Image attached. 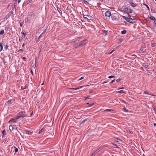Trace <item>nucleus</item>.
I'll return each mask as SVG.
<instances>
[{
    "label": "nucleus",
    "instance_id": "14",
    "mask_svg": "<svg viewBox=\"0 0 156 156\" xmlns=\"http://www.w3.org/2000/svg\"><path fill=\"white\" fill-rule=\"evenodd\" d=\"M0 51H1L3 48V44L2 43H0Z\"/></svg>",
    "mask_w": 156,
    "mask_h": 156
},
{
    "label": "nucleus",
    "instance_id": "40",
    "mask_svg": "<svg viewBox=\"0 0 156 156\" xmlns=\"http://www.w3.org/2000/svg\"><path fill=\"white\" fill-rule=\"evenodd\" d=\"M114 51V50H112L111 52H110L109 53V54H111Z\"/></svg>",
    "mask_w": 156,
    "mask_h": 156
},
{
    "label": "nucleus",
    "instance_id": "51",
    "mask_svg": "<svg viewBox=\"0 0 156 156\" xmlns=\"http://www.w3.org/2000/svg\"><path fill=\"white\" fill-rule=\"evenodd\" d=\"M20 0H19L18 1V3H19L20 2Z\"/></svg>",
    "mask_w": 156,
    "mask_h": 156
},
{
    "label": "nucleus",
    "instance_id": "3",
    "mask_svg": "<svg viewBox=\"0 0 156 156\" xmlns=\"http://www.w3.org/2000/svg\"><path fill=\"white\" fill-rule=\"evenodd\" d=\"M17 116H18V117L19 118L26 116L25 115L23 114L22 112L18 113L17 115Z\"/></svg>",
    "mask_w": 156,
    "mask_h": 156
},
{
    "label": "nucleus",
    "instance_id": "1",
    "mask_svg": "<svg viewBox=\"0 0 156 156\" xmlns=\"http://www.w3.org/2000/svg\"><path fill=\"white\" fill-rule=\"evenodd\" d=\"M111 15V12L109 11H108L105 13V16L107 19H110Z\"/></svg>",
    "mask_w": 156,
    "mask_h": 156
},
{
    "label": "nucleus",
    "instance_id": "23",
    "mask_svg": "<svg viewBox=\"0 0 156 156\" xmlns=\"http://www.w3.org/2000/svg\"><path fill=\"white\" fill-rule=\"evenodd\" d=\"M57 10H58V11L60 13H61V12H62V11L60 10V8H59L58 7H57Z\"/></svg>",
    "mask_w": 156,
    "mask_h": 156
},
{
    "label": "nucleus",
    "instance_id": "52",
    "mask_svg": "<svg viewBox=\"0 0 156 156\" xmlns=\"http://www.w3.org/2000/svg\"><path fill=\"white\" fill-rule=\"evenodd\" d=\"M23 59H25V57H23Z\"/></svg>",
    "mask_w": 156,
    "mask_h": 156
},
{
    "label": "nucleus",
    "instance_id": "4",
    "mask_svg": "<svg viewBox=\"0 0 156 156\" xmlns=\"http://www.w3.org/2000/svg\"><path fill=\"white\" fill-rule=\"evenodd\" d=\"M102 149V148L100 147L97 149L94 153H93L91 156H95V155L99 152Z\"/></svg>",
    "mask_w": 156,
    "mask_h": 156
},
{
    "label": "nucleus",
    "instance_id": "56",
    "mask_svg": "<svg viewBox=\"0 0 156 156\" xmlns=\"http://www.w3.org/2000/svg\"><path fill=\"white\" fill-rule=\"evenodd\" d=\"M123 88H120V89H122Z\"/></svg>",
    "mask_w": 156,
    "mask_h": 156
},
{
    "label": "nucleus",
    "instance_id": "39",
    "mask_svg": "<svg viewBox=\"0 0 156 156\" xmlns=\"http://www.w3.org/2000/svg\"><path fill=\"white\" fill-rule=\"evenodd\" d=\"M144 5H145L147 7V8H148V9H149V7H148V5H146V4H144Z\"/></svg>",
    "mask_w": 156,
    "mask_h": 156
},
{
    "label": "nucleus",
    "instance_id": "43",
    "mask_svg": "<svg viewBox=\"0 0 156 156\" xmlns=\"http://www.w3.org/2000/svg\"><path fill=\"white\" fill-rule=\"evenodd\" d=\"M128 10V8L127 7L125 8L124 9V10L125 11H126V10Z\"/></svg>",
    "mask_w": 156,
    "mask_h": 156
},
{
    "label": "nucleus",
    "instance_id": "15",
    "mask_svg": "<svg viewBox=\"0 0 156 156\" xmlns=\"http://www.w3.org/2000/svg\"><path fill=\"white\" fill-rule=\"evenodd\" d=\"M12 100L11 99L9 100L7 102V103L9 104H11L12 103Z\"/></svg>",
    "mask_w": 156,
    "mask_h": 156
},
{
    "label": "nucleus",
    "instance_id": "26",
    "mask_svg": "<svg viewBox=\"0 0 156 156\" xmlns=\"http://www.w3.org/2000/svg\"><path fill=\"white\" fill-rule=\"evenodd\" d=\"M133 11L131 9H129V10L128 11V12L129 13H131Z\"/></svg>",
    "mask_w": 156,
    "mask_h": 156
},
{
    "label": "nucleus",
    "instance_id": "31",
    "mask_svg": "<svg viewBox=\"0 0 156 156\" xmlns=\"http://www.w3.org/2000/svg\"><path fill=\"white\" fill-rule=\"evenodd\" d=\"M21 33L23 34L24 36H26V33H25V32H22Z\"/></svg>",
    "mask_w": 156,
    "mask_h": 156
},
{
    "label": "nucleus",
    "instance_id": "54",
    "mask_svg": "<svg viewBox=\"0 0 156 156\" xmlns=\"http://www.w3.org/2000/svg\"><path fill=\"white\" fill-rule=\"evenodd\" d=\"M85 122V121H82V122Z\"/></svg>",
    "mask_w": 156,
    "mask_h": 156
},
{
    "label": "nucleus",
    "instance_id": "2",
    "mask_svg": "<svg viewBox=\"0 0 156 156\" xmlns=\"http://www.w3.org/2000/svg\"><path fill=\"white\" fill-rule=\"evenodd\" d=\"M9 130L11 131H12L13 130H17V129L16 128V127L15 125L14 126H12V125H10L9 126Z\"/></svg>",
    "mask_w": 156,
    "mask_h": 156
},
{
    "label": "nucleus",
    "instance_id": "27",
    "mask_svg": "<svg viewBox=\"0 0 156 156\" xmlns=\"http://www.w3.org/2000/svg\"><path fill=\"white\" fill-rule=\"evenodd\" d=\"M79 89V88H71V90H78V89Z\"/></svg>",
    "mask_w": 156,
    "mask_h": 156
},
{
    "label": "nucleus",
    "instance_id": "36",
    "mask_svg": "<svg viewBox=\"0 0 156 156\" xmlns=\"http://www.w3.org/2000/svg\"><path fill=\"white\" fill-rule=\"evenodd\" d=\"M155 44H151V46H152V47H154Z\"/></svg>",
    "mask_w": 156,
    "mask_h": 156
},
{
    "label": "nucleus",
    "instance_id": "21",
    "mask_svg": "<svg viewBox=\"0 0 156 156\" xmlns=\"http://www.w3.org/2000/svg\"><path fill=\"white\" fill-rule=\"evenodd\" d=\"M105 111H108L109 112H112L113 111V110L111 109H107L105 110Z\"/></svg>",
    "mask_w": 156,
    "mask_h": 156
},
{
    "label": "nucleus",
    "instance_id": "33",
    "mask_svg": "<svg viewBox=\"0 0 156 156\" xmlns=\"http://www.w3.org/2000/svg\"><path fill=\"white\" fill-rule=\"evenodd\" d=\"M122 17L126 21V19H127V18H128L127 17H126V16H122Z\"/></svg>",
    "mask_w": 156,
    "mask_h": 156
},
{
    "label": "nucleus",
    "instance_id": "5",
    "mask_svg": "<svg viewBox=\"0 0 156 156\" xmlns=\"http://www.w3.org/2000/svg\"><path fill=\"white\" fill-rule=\"evenodd\" d=\"M126 20V21L130 23H133L134 21V20L132 18H127Z\"/></svg>",
    "mask_w": 156,
    "mask_h": 156
},
{
    "label": "nucleus",
    "instance_id": "59",
    "mask_svg": "<svg viewBox=\"0 0 156 156\" xmlns=\"http://www.w3.org/2000/svg\"><path fill=\"white\" fill-rule=\"evenodd\" d=\"M153 11H154V10H152V11H152V12H153Z\"/></svg>",
    "mask_w": 156,
    "mask_h": 156
},
{
    "label": "nucleus",
    "instance_id": "29",
    "mask_svg": "<svg viewBox=\"0 0 156 156\" xmlns=\"http://www.w3.org/2000/svg\"><path fill=\"white\" fill-rule=\"evenodd\" d=\"M112 19L113 20H115L116 19V16H112Z\"/></svg>",
    "mask_w": 156,
    "mask_h": 156
},
{
    "label": "nucleus",
    "instance_id": "35",
    "mask_svg": "<svg viewBox=\"0 0 156 156\" xmlns=\"http://www.w3.org/2000/svg\"><path fill=\"white\" fill-rule=\"evenodd\" d=\"M127 132L130 133H132V132L130 130H128L127 131Z\"/></svg>",
    "mask_w": 156,
    "mask_h": 156
},
{
    "label": "nucleus",
    "instance_id": "48",
    "mask_svg": "<svg viewBox=\"0 0 156 156\" xmlns=\"http://www.w3.org/2000/svg\"><path fill=\"white\" fill-rule=\"evenodd\" d=\"M146 97L147 98V99L148 98H150V97H149L148 96H146Z\"/></svg>",
    "mask_w": 156,
    "mask_h": 156
},
{
    "label": "nucleus",
    "instance_id": "58",
    "mask_svg": "<svg viewBox=\"0 0 156 156\" xmlns=\"http://www.w3.org/2000/svg\"><path fill=\"white\" fill-rule=\"evenodd\" d=\"M153 11H154V10H152V11H152V12H153Z\"/></svg>",
    "mask_w": 156,
    "mask_h": 156
},
{
    "label": "nucleus",
    "instance_id": "34",
    "mask_svg": "<svg viewBox=\"0 0 156 156\" xmlns=\"http://www.w3.org/2000/svg\"><path fill=\"white\" fill-rule=\"evenodd\" d=\"M83 78H84V77H81V78H80L78 80H81L83 79Z\"/></svg>",
    "mask_w": 156,
    "mask_h": 156
},
{
    "label": "nucleus",
    "instance_id": "8",
    "mask_svg": "<svg viewBox=\"0 0 156 156\" xmlns=\"http://www.w3.org/2000/svg\"><path fill=\"white\" fill-rule=\"evenodd\" d=\"M17 122L16 119L14 118H12L10 119V120L9 121V122Z\"/></svg>",
    "mask_w": 156,
    "mask_h": 156
},
{
    "label": "nucleus",
    "instance_id": "38",
    "mask_svg": "<svg viewBox=\"0 0 156 156\" xmlns=\"http://www.w3.org/2000/svg\"><path fill=\"white\" fill-rule=\"evenodd\" d=\"M114 77V76H109L108 78H113Z\"/></svg>",
    "mask_w": 156,
    "mask_h": 156
},
{
    "label": "nucleus",
    "instance_id": "55",
    "mask_svg": "<svg viewBox=\"0 0 156 156\" xmlns=\"http://www.w3.org/2000/svg\"><path fill=\"white\" fill-rule=\"evenodd\" d=\"M20 50L21 51H23V50H22V49H20Z\"/></svg>",
    "mask_w": 156,
    "mask_h": 156
},
{
    "label": "nucleus",
    "instance_id": "7",
    "mask_svg": "<svg viewBox=\"0 0 156 156\" xmlns=\"http://www.w3.org/2000/svg\"><path fill=\"white\" fill-rule=\"evenodd\" d=\"M83 16L84 18L87 19L88 20H90L92 18L91 16H89L87 15H84Z\"/></svg>",
    "mask_w": 156,
    "mask_h": 156
},
{
    "label": "nucleus",
    "instance_id": "22",
    "mask_svg": "<svg viewBox=\"0 0 156 156\" xmlns=\"http://www.w3.org/2000/svg\"><path fill=\"white\" fill-rule=\"evenodd\" d=\"M144 94H149L150 95H151V96H152L153 95H151V94H149L147 92V91H145L144 92Z\"/></svg>",
    "mask_w": 156,
    "mask_h": 156
},
{
    "label": "nucleus",
    "instance_id": "37",
    "mask_svg": "<svg viewBox=\"0 0 156 156\" xmlns=\"http://www.w3.org/2000/svg\"><path fill=\"white\" fill-rule=\"evenodd\" d=\"M15 118L16 119V120L17 121V119H19L20 118L19 117H18V116H17V115L16 117Z\"/></svg>",
    "mask_w": 156,
    "mask_h": 156
},
{
    "label": "nucleus",
    "instance_id": "57",
    "mask_svg": "<svg viewBox=\"0 0 156 156\" xmlns=\"http://www.w3.org/2000/svg\"><path fill=\"white\" fill-rule=\"evenodd\" d=\"M124 23H127L126 22H124Z\"/></svg>",
    "mask_w": 156,
    "mask_h": 156
},
{
    "label": "nucleus",
    "instance_id": "13",
    "mask_svg": "<svg viewBox=\"0 0 156 156\" xmlns=\"http://www.w3.org/2000/svg\"><path fill=\"white\" fill-rule=\"evenodd\" d=\"M149 18L151 20H154L155 19V18L152 16H150V17H149Z\"/></svg>",
    "mask_w": 156,
    "mask_h": 156
},
{
    "label": "nucleus",
    "instance_id": "47",
    "mask_svg": "<svg viewBox=\"0 0 156 156\" xmlns=\"http://www.w3.org/2000/svg\"><path fill=\"white\" fill-rule=\"evenodd\" d=\"M120 81V80H119V79H118L117 80H116V81L117 82H119V81Z\"/></svg>",
    "mask_w": 156,
    "mask_h": 156
},
{
    "label": "nucleus",
    "instance_id": "30",
    "mask_svg": "<svg viewBox=\"0 0 156 156\" xmlns=\"http://www.w3.org/2000/svg\"><path fill=\"white\" fill-rule=\"evenodd\" d=\"M85 99H90V96H87V97H85Z\"/></svg>",
    "mask_w": 156,
    "mask_h": 156
},
{
    "label": "nucleus",
    "instance_id": "6",
    "mask_svg": "<svg viewBox=\"0 0 156 156\" xmlns=\"http://www.w3.org/2000/svg\"><path fill=\"white\" fill-rule=\"evenodd\" d=\"M86 43V41L84 40L83 41L80 42L79 45L80 46H81L84 45H85Z\"/></svg>",
    "mask_w": 156,
    "mask_h": 156
},
{
    "label": "nucleus",
    "instance_id": "32",
    "mask_svg": "<svg viewBox=\"0 0 156 156\" xmlns=\"http://www.w3.org/2000/svg\"><path fill=\"white\" fill-rule=\"evenodd\" d=\"M43 131V129H41V130L39 132V133H38L40 134V133H42Z\"/></svg>",
    "mask_w": 156,
    "mask_h": 156
},
{
    "label": "nucleus",
    "instance_id": "45",
    "mask_svg": "<svg viewBox=\"0 0 156 156\" xmlns=\"http://www.w3.org/2000/svg\"><path fill=\"white\" fill-rule=\"evenodd\" d=\"M26 44H27L26 43H24V44H23V45H22L23 47H24V46Z\"/></svg>",
    "mask_w": 156,
    "mask_h": 156
},
{
    "label": "nucleus",
    "instance_id": "53",
    "mask_svg": "<svg viewBox=\"0 0 156 156\" xmlns=\"http://www.w3.org/2000/svg\"><path fill=\"white\" fill-rule=\"evenodd\" d=\"M17 0H15V2H17Z\"/></svg>",
    "mask_w": 156,
    "mask_h": 156
},
{
    "label": "nucleus",
    "instance_id": "41",
    "mask_svg": "<svg viewBox=\"0 0 156 156\" xmlns=\"http://www.w3.org/2000/svg\"><path fill=\"white\" fill-rule=\"evenodd\" d=\"M119 93H124V92L123 91V90H120V91H119Z\"/></svg>",
    "mask_w": 156,
    "mask_h": 156
},
{
    "label": "nucleus",
    "instance_id": "44",
    "mask_svg": "<svg viewBox=\"0 0 156 156\" xmlns=\"http://www.w3.org/2000/svg\"><path fill=\"white\" fill-rule=\"evenodd\" d=\"M115 80H112L111 81V83H113L114 82Z\"/></svg>",
    "mask_w": 156,
    "mask_h": 156
},
{
    "label": "nucleus",
    "instance_id": "16",
    "mask_svg": "<svg viewBox=\"0 0 156 156\" xmlns=\"http://www.w3.org/2000/svg\"><path fill=\"white\" fill-rule=\"evenodd\" d=\"M32 133V132L30 131H26V133L28 134H31Z\"/></svg>",
    "mask_w": 156,
    "mask_h": 156
},
{
    "label": "nucleus",
    "instance_id": "28",
    "mask_svg": "<svg viewBox=\"0 0 156 156\" xmlns=\"http://www.w3.org/2000/svg\"><path fill=\"white\" fill-rule=\"evenodd\" d=\"M123 111L124 112H127V110L126 108H123Z\"/></svg>",
    "mask_w": 156,
    "mask_h": 156
},
{
    "label": "nucleus",
    "instance_id": "17",
    "mask_svg": "<svg viewBox=\"0 0 156 156\" xmlns=\"http://www.w3.org/2000/svg\"><path fill=\"white\" fill-rule=\"evenodd\" d=\"M126 30H124L122 31L121 32V34H125L126 33Z\"/></svg>",
    "mask_w": 156,
    "mask_h": 156
},
{
    "label": "nucleus",
    "instance_id": "19",
    "mask_svg": "<svg viewBox=\"0 0 156 156\" xmlns=\"http://www.w3.org/2000/svg\"><path fill=\"white\" fill-rule=\"evenodd\" d=\"M103 32L104 34H105V35L107 34L108 32L107 31L103 30Z\"/></svg>",
    "mask_w": 156,
    "mask_h": 156
},
{
    "label": "nucleus",
    "instance_id": "25",
    "mask_svg": "<svg viewBox=\"0 0 156 156\" xmlns=\"http://www.w3.org/2000/svg\"><path fill=\"white\" fill-rule=\"evenodd\" d=\"M15 148V153H16L18 151V149L17 148H16L15 147H14Z\"/></svg>",
    "mask_w": 156,
    "mask_h": 156
},
{
    "label": "nucleus",
    "instance_id": "50",
    "mask_svg": "<svg viewBox=\"0 0 156 156\" xmlns=\"http://www.w3.org/2000/svg\"><path fill=\"white\" fill-rule=\"evenodd\" d=\"M154 126H156V123H154Z\"/></svg>",
    "mask_w": 156,
    "mask_h": 156
},
{
    "label": "nucleus",
    "instance_id": "9",
    "mask_svg": "<svg viewBox=\"0 0 156 156\" xmlns=\"http://www.w3.org/2000/svg\"><path fill=\"white\" fill-rule=\"evenodd\" d=\"M87 106H88V107H92L94 105V103H93L92 104H89V103H87Z\"/></svg>",
    "mask_w": 156,
    "mask_h": 156
},
{
    "label": "nucleus",
    "instance_id": "49",
    "mask_svg": "<svg viewBox=\"0 0 156 156\" xmlns=\"http://www.w3.org/2000/svg\"><path fill=\"white\" fill-rule=\"evenodd\" d=\"M22 24L21 23H20V26H22Z\"/></svg>",
    "mask_w": 156,
    "mask_h": 156
},
{
    "label": "nucleus",
    "instance_id": "11",
    "mask_svg": "<svg viewBox=\"0 0 156 156\" xmlns=\"http://www.w3.org/2000/svg\"><path fill=\"white\" fill-rule=\"evenodd\" d=\"M145 49L141 48L140 50L139 51H140V52L141 53H143L145 52Z\"/></svg>",
    "mask_w": 156,
    "mask_h": 156
},
{
    "label": "nucleus",
    "instance_id": "46",
    "mask_svg": "<svg viewBox=\"0 0 156 156\" xmlns=\"http://www.w3.org/2000/svg\"><path fill=\"white\" fill-rule=\"evenodd\" d=\"M5 132V130L4 129V130H3V131H2V133H4Z\"/></svg>",
    "mask_w": 156,
    "mask_h": 156
},
{
    "label": "nucleus",
    "instance_id": "18",
    "mask_svg": "<svg viewBox=\"0 0 156 156\" xmlns=\"http://www.w3.org/2000/svg\"><path fill=\"white\" fill-rule=\"evenodd\" d=\"M4 31L3 30H2L0 32V35H2L4 34Z\"/></svg>",
    "mask_w": 156,
    "mask_h": 156
},
{
    "label": "nucleus",
    "instance_id": "60",
    "mask_svg": "<svg viewBox=\"0 0 156 156\" xmlns=\"http://www.w3.org/2000/svg\"><path fill=\"white\" fill-rule=\"evenodd\" d=\"M156 1V0H155Z\"/></svg>",
    "mask_w": 156,
    "mask_h": 156
},
{
    "label": "nucleus",
    "instance_id": "24",
    "mask_svg": "<svg viewBox=\"0 0 156 156\" xmlns=\"http://www.w3.org/2000/svg\"><path fill=\"white\" fill-rule=\"evenodd\" d=\"M113 145V147L115 148H117L118 147L115 144H112Z\"/></svg>",
    "mask_w": 156,
    "mask_h": 156
},
{
    "label": "nucleus",
    "instance_id": "42",
    "mask_svg": "<svg viewBox=\"0 0 156 156\" xmlns=\"http://www.w3.org/2000/svg\"><path fill=\"white\" fill-rule=\"evenodd\" d=\"M22 89L23 90V89H25L26 88V87L25 86V87H24V88H23V86H22Z\"/></svg>",
    "mask_w": 156,
    "mask_h": 156
},
{
    "label": "nucleus",
    "instance_id": "20",
    "mask_svg": "<svg viewBox=\"0 0 156 156\" xmlns=\"http://www.w3.org/2000/svg\"><path fill=\"white\" fill-rule=\"evenodd\" d=\"M153 26L154 27H156V19L154 20V21L153 24Z\"/></svg>",
    "mask_w": 156,
    "mask_h": 156
},
{
    "label": "nucleus",
    "instance_id": "12",
    "mask_svg": "<svg viewBox=\"0 0 156 156\" xmlns=\"http://www.w3.org/2000/svg\"><path fill=\"white\" fill-rule=\"evenodd\" d=\"M114 140L117 142H119V141H121L120 139L116 138H114Z\"/></svg>",
    "mask_w": 156,
    "mask_h": 156
},
{
    "label": "nucleus",
    "instance_id": "10",
    "mask_svg": "<svg viewBox=\"0 0 156 156\" xmlns=\"http://www.w3.org/2000/svg\"><path fill=\"white\" fill-rule=\"evenodd\" d=\"M130 4L133 7H135L137 5H136L135 4L132 2H130Z\"/></svg>",
    "mask_w": 156,
    "mask_h": 156
}]
</instances>
